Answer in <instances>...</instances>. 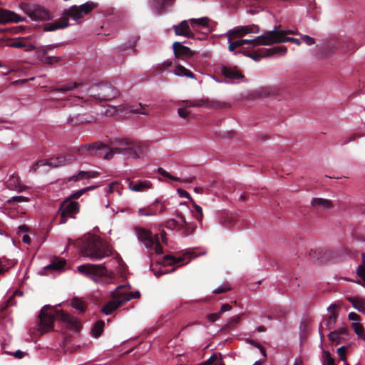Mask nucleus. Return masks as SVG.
Instances as JSON below:
<instances>
[{"mask_svg":"<svg viewBox=\"0 0 365 365\" xmlns=\"http://www.w3.org/2000/svg\"><path fill=\"white\" fill-rule=\"evenodd\" d=\"M91 152H99L107 160L111 159L115 154H122L127 158H138L142 152V145L138 142L130 141L125 138H115L108 147L101 143H95L89 145Z\"/></svg>","mask_w":365,"mask_h":365,"instance_id":"f257e3e1","label":"nucleus"},{"mask_svg":"<svg viewBox=\"0 0 365 365\" xmlns=\"http://www.w3.org/2000/svg\"><path fill=\"white\" fill-rule=\"evenodd\" d=\"M92 7L88 4H84L80 6H72L68 9H66L62 17L56 20L53 23L48 24L45 27V31H52L57 29H64L68 26V17H71L73 20L78 21L81 19L84 14L91 11Z\"/></svg>","mask_w":365,"mask_h":365,"instance_id":"f03ea898","label":"nucleus"},{"mask_svg":"<svg viewBox=\"0 0 365 365\" xmlns=\"http://www.w3.org/2000/svg\"><path fill=\"white\" fill-rule=\"evenodd\" d=\"M83 255L91 259H101L111 255L110 246L99 237L91 239L82 250Z\"/></svg>","mask_w":365,"mask_h":365,"instance_id":"7ed1b4c3","label":"nucleus"},{"mask_svg":"<svg viewBox=\"0 0 365 365\" xmlns=\"http://www.w3.org/2000/svg\"><path fill=\"white\" fill-rule=\"evenodd\" d=\"M133 297L125 287L119 286L113 292V299L103 306L102 312L106 315L110 314L114 310L120 307L123 303L130 300Z\"/></svg>","mask_w":365,"mask_h":365,"instance_id":"20e7f679","label":"nucleus"},{"mask_svg":"<svg viewBox=\"0 0 365 365\" xmlns=\"http://www.w3.org/2000/svg\"><path fill=\"white\" fill-rule=\"evenodd\" d=\"M135 232L138 240L143 242L148 250H154L157 255L163 254V247L159 242L157 234L153 235L150 231L143 228H136Z\"/></svg>","mask_w":365,"mask_h":365,"instance_id":"39448f33","label":"nucleus"},{"mask_svg":"<svg viewBox=\"0 0 365 365\" xmlns=\"http://www.w3.org/2000/svg\"><path fill=\"white\" fill-rule=\"evenodd\" d=\"M77 269L79 273L95 282H98L101 277H106L108 272L103 264H86L79 265Z\"/></svg>","mask_w":365,"mask_h":365,"instance_id":"423d86ee","label":"nucleus"},{"mask_svg":"<svg viewBox=\"0 0 365 365\" xmlns=\"http://www.w3.org/2000/svg\"><path fill=\"white\" fill-rule=\"evenodd\" d=\"M21 9L34 21H46L51 18L49 11L38 4H24Z\"/></svg>","mask_w":365,"mask_h":365,"instance_id":"0eeeda50","label":"nucleus"},{"mask_svg":"<svg viewBox=\"0 0 365 365\" xmlns=\"http://www.w3.org/2000/svg\"><path fill=\"white\" fill-rule=\"evenodd\" d=\"M76 160L73 155H68L66 156H58L48 160H40L34 164L31 169L36 171L39 167L43 165H48L52 168H58L68 165Z\"/></svg>","mask_w":365,"mask_h":365,"instance_id":"6e6552de","label":"nucleus"},{"mask_svg":"<svg viewBox=\"0 0 365 365\" xmlns=\"http://www.w3.org/2000/svg\"><path fill=\"white\" fill-rule=\"evenodd\" d=\"M51 308L52 307L49 305H45L40 312V323L38 329L41 332V334L53 329L55 316L51 312H48Z\"/></svg>","mask_w":365,"mask_h":365,"instance_id":"1a4fd4ad","label":"nucleus"},{"mask_svg":"<svg viewBox=\"0 0 365 365\" xmlns=\"http://www.w3.org/2000/svg\"><path fill=\"white\" fill-rule=\"evenodd\" d=\"M267 46L272 45L273 43H284V42H293L296 45L299 46L301 44V41L298 38H292V37H287V31L284 30H277L275 26L272 31H267Z\"/></svg>","mask_w":365,"mask_h":365,"instance_id":"9d476101","label":"nucleus"},{"mask_svg":"<svg viewBox=\"0 0 365 365\" xmlns=\"http://www.w3.org/2000/svg\"><path fill=\"white\" fill-rule=\"evenodd\" d=\"M79 211V205L75 201H64L60 207L59 213L61 215V224L66 222L67 219L74 218L75 215Z\"/></svg>","mask_w":365,"mask_h":365,"instance_id":"9b49d317","label":"nucleus"},{"mask_svg":"<svg viewBox=\"0 0 365 365\" xmlns=\"http://www.w3.org/2000/svg\"><path fill=\"white\" fill-rule=\"evenodd\" d=\"M259 32V27L256 24L237 26L227 32L228 41L231 39L244 36L249 34H257Z\"/></svg>","mask_w":365,"mask_h":365,"instance_id":"f8f14e48","label":"nucleus"},{"mask_svg":"<svg viewBox=\"0 0 365 365\" xmlns=\"http://www.w3.org/2000/svg\"><path fill=\"white\" fill-rule=\"evenodd\" d=\"M267 33L265 32L264 34L259 36L253 39H240L237 40L238 47H241L244 45H248V48H255L260 45L267 46Z\"/></svg>","mask_w":365,"mask_h":365,"instance_id":"ddd939ff","label":"nucleus"},{"mask_svg":"<svg viewBox=\"0 0 365 365\" xmlns=\"http://www.w3.org/2000/svg\"><path fill=\"white\" fill-rule=\"evenodd\" d=\"M287 52V48L284 46H276L272 48L265 49L262 51L260 54L256 53H251L247 54V56L252 58L255 61H259L262 57H268L277 54L278 53H282V54H285Z\"/></svg>","mask_w":365,"mask_h":365,"instance_id":"4468645a","label":"nucleus"},{"mask_svg":"<svg viewBox=\"0 0 365 365\" xmlns=\"http://www.w3.org/2000/svg\"><path fill=\"white\" fill-rule=\"evenodd\" d=\"M25 19L9 10L0 9V24H4L9 22L19 23L23 22Z\"/></svg>","mask_w":365,"mask_h":365,"instance_id":"2eb2a0df","label":"nucleus"},{"mask_svg":"<svg viewBox=\"0 0 365 365\" xmlns=\"http://www.w3.org/2000/svg\"><path fill=\"white\" fill-rule=\"evenodd\" d=\"M99 93L97 98L101 101H108L114 98L118 95V91L110 85H103L99 86Z\"/></svg>","mask_w":365,"mask_h":365,"instance_id":"dca6fc26","label":"nucleus"},{"mask_svg":"<svg viewBox=\"0 0 365 365\" xmlns=\"http://www.w3.org/2000/svg\"><path fill=\"white\" fill-rule=\"evenodd\" d=\"M128 187L134 192H145L152 188V183L148 180H129Z\"/></svg>","mask_w":365,"mask_h":365,"instance_id":"f3484780","label":"nucleus"},{"mask_svg":"<svg viewBox=\"0 0 365 365\" xmlns=\"http://www.w3.org/2000/svg\"><path fill=\"white\" fill-rule=\"evenodd\" d=\"M178 220L176 219H170L166 222L165 227L166 228L170 230H185L186 229L188 224L185 221V217L182 215V214H178Z\"/></svg>","mask_w":365,"mask_h":365,"instance_id":"a211bd4d","label":"nucleus"},{"mask_svg":"<svg viewBox=\"0 0 365 365\" xmlns=\"http://www.w3.org/2000/svg\"><path fill=\"white\" fill-rule=\"evenodd\" d=\"M56 317L68 327L76 330H78L80 327V323L76 318L62 311L57 312Z\"/></svg>","mask_w":365,"mask_h":365,"instance_id":"6ab92c4d","label":"nucleus"},{"mask_svg":"<svg viewBox=\"0 0 365 365\" xmlns=\"http://www.w3.org/2000/svg\"><path fill=\"white\" fill-rule=\"evenodd\" d=\"M174 31L175 34L178 36H182L187 38H192L194 36L188 21L186 20L181 21L177 26H174Z\"/></svg>","mask_w":365,"mask_h":365,"instance_id":"aec40b11","label":"nucleus"},{"mask_svg":"<svg viewBox=\"0 0 365 365\" xmlns=\"http://www.w3.org/2000/svg\"><path fill=\"white\" fill-rule=\"evenodd\" d=\"M174 53L177 57L190 58L192 52L187 46H183L180 42H175L173 45Z\"/></svg>","mask_w":365,"mask_h":365,"instance_id":"412c9836","label":"nucleus"},{"mask_svg":"<svg viewBox=\"0 0 365 365\" xmlns=\"http://www.w3.org/2000/svg\"><path fill=\"white\" fill-rule=\"evenodd\" d=\"M221 72L225 77L232 80L240 79L243 77L235 66H222L221 68Z\"/></svg>","mask_w":365,"mask_h":365,"instance_id":"4be33fe9","label":"nucleus"},{"mask_svg":"<svg viewBox=\"0 0 365 365\" xmlns=\"http://www.w3.org/2000/svg\"><path fill=\"white\" fill-rule=\"evenodd\" d=\"M279 93V89L275 86H264L256 91V96L259 98L276 96Z\"/></svg>","mask_w":365,"mask_h":365,"instance_id":"5701e85b","label":"nucleus"},{"mask_svg":"<svg viewBox=\"0 0 365 365\" xmlns=\"http://www.w3.org/2000/svg\"><path fill=\"white\" fill-rule=\"evenodd\" d=\"M158 173L162 176H163L165 178H168L170 180L179 181V182H185V183L192 182L195 180V178L194 176H190L189 178H183L182 180H180L178 177H175V176L171 175L168 171L165 170L163 168H158Z\"/></svg>","mask_w":365,"mask_h":365,"instance_id":"b1692460","label":"nucleus"},{"mask_svg":"<svg viewBox=\"0 0 365 365\" xmlns=\"http://www.w3.org/2000/svg\"><path fill=\"white\" fill-rule=\"evenodd\" d=\"M348 301L353 307L359 312L365 314V299L361 297H348Z\"/></svg>","mask_w":365,"mask_h":365,"instance_id":"393cba45","label":"nucleus"},{"mask_svg":"<svg viewBox=\"0 0 365 365\" xmlns=\"http://www.w3.org/2000/svg\"><path fill=\"white\" fill-rule=\"evenodd\" d=\"M6 187L9 190L21 192L23 186L21 185L20 180L17 176L11 175L6 182Z\"/></svg>","mask_w":365,"mask_h":365,"instance_id":"a878e982","label":"nucleus"},{"mask_svg":"<svg viewBox=\"0 0 365 365\" xmlns=\"http://www.w3.org/2000/svg\"><path fill=\"white\" fill-rule=\"evenodd\" d=\"M311 204L314 207H320L324 210H329L333 207V204L331 200L324 198H314Z\"/></svg>","mask_w":365,"mask_h":365,"instance_id":"bb28decb","label":"nucleus"},{"mask_svg":"<svg viewBox=\"0 0 365 365\" xmlns=\"http://www.w3.org/2000/svg\"><path fill=\"white\" fill-rule=\"evenodd\" d=\"M66 261L62 258L55 259L50 264L46 267V268L52 269L56 271H63L65 269Z\"/></svg>","mask_w":365,"mask_h":365,"instance_id":"cd10ccee","label":"nucleus"},{"mask_svg":"<svg viewBox=\"0 0 365 365\" xmlns=\"http://www.w3.org/2000/svg\"><path fill=\"white\" fill-rule=\"evenodd\" d=\"M173 73L175 75H176L178 76H180V77L185 76V77H188L190 78H195V74L191 71H190L189 69H187L186 68H185L184 66H179L177 68H175L173 71Z\"/></svg>","mask_w":365,"mask_h":365,"instance_id":"c85d7f7f","label":"nucleus"},{"mask_svg":"<svg viewBox=\"0 0 365 365\" xmlns=\"http://www.w3.org/2000/svg\"><path fill=\"white\" fill-rule=\"evenodd\" d=\"M174 0H150V3L156 13H160L163 6L173 2Z\"/></svg>","mask_w":365,"mask_h":365,"instance_id":"c756f323","label":"nucleus"},{"mask_svg":"<svg viewBox=\"0 0 365 365\" xmlns=\"http://www.w3.org/2000/svg\"><path fill=\"white\" fill-rule=\"evenodd\" d=\"M138 214L140 216L150 217L156 215V212L154 210V206L151 204L146 207L139 208Z\"/></svg>","mask_w":365,"mask_h":365,"instance_id":"7c9ffc66","label":"nucleus"},{"mask_svg":"<svg viewBox=\"0 0 365 365\" xmlns=\"http://www.w3.org/2000/svg\"><path fill=\"white\" fill-rule=\"evenodd\" d=\"M104 325L105 323L103 321H98L95 323L93 327L91 329L92 336L96 338L98 337L103 330Z\"/></svg>","mask_w":365,"mask_h":365,"instance_id":"2f4dec72","label":"nucleus"},{"mask_svg":"<svg viewBox=\"0 0 365 365\" xmlns=\"http://www.w3.org/2000/svg\"><path fill=\"white\" fill-rule=\"evenodd\" d=\"M168 259H170V264H179L180 263H182V264H187L189 262L190 259H188V255L187 254H185L183 256H181V257H168Z\"/></svg>","mask_w":365,"mask_h":365,"instance_id":"473e14b6","label":"nucleus"},{"mask_svg":"<svg viewBox=\"0 0 365 365\" xmlns=\"http://www.w3.org/2000/svg\"><path fill=\"white\" fill-rule=\"evenodd\" d=\"M79 86L78 83H68L61 86L56 87L54 90L56 91L66 93L70 91H72L73 88L78 87Z\"/></svg>","mask_w":365,"mask_h":365,"instance_id":"72a5a7b5","label":"nucleus"},{"mask_svg":"<svg viewBox=\"0 0 365 365\" xmlns=\"http://www.w3.org/2000/svg\"><path fill=\"white\" fill-rule=\"evenodd\" d=\"M192 27L194 28L195 25L207 26L209 19L207 17H202L199 19H190Z\"/></svg>","mask_w":365,"mask_h":365,"instance_id":"f704fd0d","label":"nucleus"},{"mask_svg":"<svg viewBox=\"0 0 365 365\" xmlns=\"http://www.w3.org/2000/svg\"><path fill=\"white\" fill-rule=\"evenodd\" d=\"M361 257L362 262L357 267L356 273L365 282V254L363 253Z\"/></svg>","mask_w":365,"mask_h":365,"instance_id":"c9c22d12","label":"nucleus"},{"mask_svg":"<svg viewBox=\"0 0 365 365\" xmlns=\"http://www.w3.org/2000/svg\"><path fill=\"white\" fill-rule=\"evenodd\" d=\"M146 105H143L142 103H139L135 108H133L130 109V112L138 114H142L145 115H148L149 113L146 110L145 107Z\"/></svg>","mask_w":365,"mask_h":365,"instance_id":"e433bc0d","label":"nucleus"},{"mask_svg":"<svg viewBox=\"0 0 365 365\" xmlns=\"http://www.w3.org/2000/svg\"><path fill=\"white\" fill-rule=\"evenodd\" d=\"M71 306L81 312H83L86 309L84 302L78 299H73L71 301Z\"/></svg>","mask_w":365,"mask_h":365,"instance_id":"4c0bfd02","label":"nucleus"},{"mask_svg":"<svg viewBox=\"0 0 365 365\" xmlns=\"http://www.w3.org/2000/svg\"><path fill=\"white\" fill-rule=\"evenodd\" d=\"M351 327L358 336L362 338L364 336V327L359 322H353Z\"/></svg>","mask_w":365,"mask_h":365,"instance_id":"58836bf2","label":"nucleus"},{"mask_svg":"<svg viewBox=\"0 0 365 365\" xmlns=\"http://www.w3.org/2000/svg\"><path fill=\"white\" fill-rule=\"evenodd\" d=\"M87 171H80L77 175H74L68 179V182L78 181L82 179H88Z\"/></svg>","mask_w":365,"mask_h":365,"instance_id":"ea45409f","label":"nucleus"},{"mask_svg":"<svg viewBox=\"0 0 365 365\" xmlns=\"http://www.w3.org/2000/svg\"><path fill=\"white\" fill-rule=\"evenodd\" d=\"M62 58L58 56H48L44 58L42 61L44 63L48 65H53L59 63Z\"/></svg>","mask_w":365,"mask_h":365,"instance_id":"a19ab883","label":"nucleus"},{"mask_svg":"<svg viewBox=\"0 0 365 365\" xmlns=\"http://www.w3.org/2000/svg\"><path fill=\"white\" fill-rule=\"evenodd\" d=\"M337 315L329 316L323 322L326 327L330 329L332 326L336 323Z\"/></svg>","mask_w":365,"mask_h":365,"instance_id":"79ce46f5","label":"nucleus"},{"mask_svg":"<svg viewBox=\"0 0 365 365\" xmlns=\"http://www.w3.org/2000/svg\"><path fill=\"white\" fill-rule=\"evenodd\" d=\"M342 331H334L329 334L328 337L331 341L335 342L339 341L341 339Z\"/></svg>","mask_w":365,"mask_h":365,"instance_id":"37998d69","label":"nucleus"},{"mask_svg":"<svg viewBox=\"0 0 365 365\" xmlns=\"http://www.w3.org/2000/svg\"><path fill=\"white\" fill-rule=\"evenodd\" d=\"M58 45L56 44H51V45H46L43 46L38 49V52L41 53L42 55L45 56L50 51H52L53 49L58 48Z\"/></svg>","mask_w":365,"mask_h":365,"instance_id":"c03bdc74","label":"nucleus"},{"mask_svg":"<svg viewBox=\"0 0 365 365\" xmlns=\"http://www.w3.org/2000/svg\"><path fill=\"white\" fill-rule=\"evenodd\" d=\"M153 205L154 206V210L156 212V215L163 212L166 210L165 205L157 200L153 203Z\"/></svg>","mask_w":365,"mask_h":365,"instance_id":"a18cd8bd","label":"nucleus"},{"mask_svg":"<svg viewBox=\"0 0 365 365\" xmlns=\"http://www.w3.org/2000/svg\"><path fill=\"white\" fill-rule=\"evenodd\" d=\"M230 286L227 283H225L222 285L220 286L219 287L213 290V292L215 294L224 293L230 290Z\"/></svg>","mask_w":365,"mask_h":365,"instance_id":"49530a36","label":"nucleus"},{"mask_svg":"<svg viewBox=\"0 0 365 365\" xmlns=\"http://www.w3.org/2000/svg\"><path fill=\"white\" fill-rule=\"evenodd\" d=\"M186 106L190 107H199L204 106L203 101L202 100H192V101H186Z\"/></svg>","mask_w":365,"mask_h":365,"instance_id":"de8ad7c7","label":"nucleus"},{"mask_svg":"<svg viewBox=\"0 0 365 365\" xmlns=\"http://www.w3.org/2000/svg\"><path fill=\"white\" fill-rule=\"evenodd\" d=\"M192 202L193 204L195 211L197 212V214L195 215V218L198 220H201L202 217V209L200 206H199L195 202H193V200Z\"/></svg>","mask_w":365,"mask_h":365,"instance_id":"09e8293b","label":"nucleus"},{"mask_svg":"<svg viewBox=\"0 0 365 365\" xmlns=\"http://www.w3.org/2000/svg\"><path fill=\"white\" fill-rule=\"evenodd\" d=\"M359 47V45H357L355 42L350 40L347 42L346 49L349 51L354 52Z\"/></svg>","mask_w":365,"mask_h":365,"instance_id":"8fccbe9b","label":"nucleus"},{"mask_svg":"<svg viewBox=\"0 0 365 365\" xmlns=\"http://www.w3.org/2000/svg\"><path fill=\"white\" fill-rule=\"evenodd\" d=\"M301 38L308 46H312L315 43V40L314 39V38H312L308 35H303V36H302Z\"/></svg>","mask_w":365,"mask_h":365,"instance_id":"3c124183","label":"nucleus"},{"mask_svg":"<svg viewBox=\"0 0 365 365\" xmlns=\"http://www.w3.org/2000/svg\"><path fill=\"white\" fill-rule=\"evenodd\" d=\"M324 359L327 361L329 365L334 364V359L331 357V354L327 351L323 352Z\"/></svg>","mask_w":365,"mask_h":365,"instance_id":"603ef678","label":"nucleus"},{"mask_svg":"<svg viewBox=\"0 0 365 365\" xmlns=\"http://www.w3.org/2000/svg\"><path fill=\"white\" fill-rule=\"evenodd\" d=\"M337 354L339 356L341 360H342L344 364H346V359H345V354H346V350L344 346H340L337 349Z\"/></svg>","mask_w":365,"mask_h":365,"instance_id":"864d4df0","label":"nucleus"},{"mask_svg":"<svg viewBox=\"0 0 365 365\" xmlns=\"http://www.w3.org/2000/svg\"><path fill=\"white\" fill-rule=\"evenodd\" d=\"M177 192L180 197H185V198H187V199L190 200L191 201H192V199L191 198L190 195L187 191L179 188L177 190Z\"/></svg>","mask_w":365,"mask_h":365,"instance_id":"5fc2aeb1","label":"nucleus"},{"mask_svg":"<svg viewBox=\"0 0 365 365\" xmlns=\"http://www.w3.org/2000/svg\"><path fill=\"white\" fill-rule=\"evenodd\" d=\"M348 318L354 322H359L360 320V316L357 313L353 312L349 314Z\"/></svg>","mask_w":365,"mask_h":365,"instance_id":"6e6d98bb","label":"nucleus"},{"mask_svg":"<svg viewBox=\"0 0 365 365\" xmlns=\"http://www.w3.org/2000/svg\"><path fill=\"white\" fill-rule=\"evenodd\" d=\"M221 314L220 312L218 313H212L207 315V319L209 321L212 322H216L220 317Z\"/></svg>","mask_w":365,"mask_h":365,"instance_id":"4d7b16f0","label":"nucleus"},{"mask_svg":"<svg viewBox=\"0 0 365 365\" xmlns=\"http://www.w3.org/2000/svg\"><path fill=\"white\" fill-rule=\"evenodd\" d=\"M178 113L179 115L183 118H187L190 114V112L186 108H178Z\"/></svg>","mask_w":365,"mask_h":365,"instance_id":"13d9d810","label":"nucleus"},{"mask_svg":"<svg viewBox=\"0 0 365 365\" xmlns=\"http://www.w3.org/2000/svg\"><path fill=\"white\" fill-rule=\"evenodd\" d=\"M10 46L12 47V48H22V47L25 46V44H24L23 41L18 40V41H16L14 42H12L10 44Z\"/></svg>","mask_w":365,"mask_h":365,"instance_id":"bf43d9fd","label":"nucleus"},{"mask_svg":"<svg viewBox=\"0 0 365 365\" xmlns=\"http://www.w3.org/2000/svg\"><path fill=\"white\" fill-rule=\"evenodd\" d=\"M337 309V306L335 304H331L327 307V311L331 313V315H337L336 313V310Z\"/></svg>","mask_w":365,"mask_h":365,"instance_id":"052dcab7","label":"nucleus"},{"mask_svg":"<svg viewBox=\"0 0 365 365\" xmlns=\"http://www.w3.org/2000/svg\"><path fill=\"white\" fill-rule=\"evenodd\" d=\"M12 200L14 202H27L28 201V198L26 197H24V196H14L12 197Z\"/></svg>","mask_w":365,"mask_h":365,"instance_id":"680f3d73","label":"nucleus"},{"mask_svg":"<svg viewBox=\"0 0 365 365\" xmlns=\"http://www.w3.org/2000/svg\"><path fill=\"white\" fill-rule=\"evenodd\" d=\"M118 184L117 182H112L109 185L108 187L106 188V192H113L115 190V187L117 186Z\"/></svg>","mask_w":365,"mask_h":365,"instance_id":"e2e57ef3","label":"nucleus"},{"mask_svg":"<svg viewBox=\"0 0 365 365\" xmlns=\"http://www.w3.org/2000/svg\"><path fill=\"white\" fill-rule=\"evenodd\" d=\"M231 309V306L228 304H225L221 307L220 313L222 314V313L230 311Z\"/></svg>","mask_w":365,"mask_h":365,"instance_id":"0e129e2a","label":"nucleus"},{"mask_svg":"<svg viewBox=\"0 0 365 365\" xmlns=\"http://www.w3.org/2000/svg\"><path fill=\"white\" fill-rule=\"evenodd\" d=\"M237 48H239L236 41L230 42L229 44V51L233 52Z\"/></svg>","mask_w":365,"mask_h":365,"instance_id":"69168bd1","label":"nucleus"},{"mask_svg":"<svg viewBox=\"0 0 365 365\" xmlns=\"http://www.w3.org/2000/svg\"><path fill=\"white\" fill-rule=\"evenodd\" d=\"M14 356L17 359H22L24 356V353L20 350H17L14 354Z\"/></svg>","mask_w":365,"mask_h":365,"instance_id":"338daca9","label":"nucleus"},{"mask_svg":"<svg viewBox=\"0 0 365 365\" xmlns=\"http://www.w3.org/2000/svg\"><path fill=\"white\" fill-rule=\"evenodd\" d=\"M87 176H88V178H95L98 176V173L97 172H94V171H87Z\"/></svg>","mask_w":365,"mask_h":365,"instance_id":"774afa93","label":"nucleus"}]
</instances>
